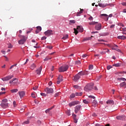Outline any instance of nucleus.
Masks as SVG:
<instances>
[{"label":"nucleus","instance_id":"obj_1","mask_svg":"<svg viewBox=\"0 0 126 126\" xmlns=\"http://www.w3.org/2000/svg\"><path fill=\"white\" fill-rule=\"evenodd\" d=\"M19 36L20 37L21 40L18 41V43L20 45L24 44V43H25V42H26V40H27V37L21 35H19Z\"/></svg>","mask_w":126,"mask_h":126},{"label":"nucleus","instance_id":"obj_2","mask_svg":"<svg viewBox=\"0 0 126 126\" xmlns=\"http://www.w3.org/2000/svg\"><path fill=\"white\" fill-rule=\"evenodd\" d=\"M94 85L93 83H90L87 84L84 88V91H87V92H88V91H90L93 89Z\"/></svg>","mask_w":126,"mask_h":126},{"label":"nucleus","instance_id":"obj_3","mask_svg":"<svg viewBox=\"0 0 126 126\" xmlns=\"http://www.w3.org/2000/svg\"><path fill=\"white\" fill-rule=\"evenodd\" d=\"M68 65L62 66L59 68V72H64V71H66L68 69Z\"/></svg>","mask_w":126,"mask_h":126},{"label":"nucleus","instance_id":"obj_4","mask_svg":"<svg viewBox=\"0 0 126 126\" xmlns=\"http://www.w3.org/2000/svg\"><path fill=\"white\" fill-rule=\"evenodd\" d=\"M45 92L47 93V94H52L54 93V89L51 88H46L44 90Z\"/></svg>","mask_w":126,"mask_h":126},{"label":"nucleus","instance_id":"obj_5","mask_svg":"<svg viewBox=\"0 0 126 126\" xmlns=\"http://www.w3.org/2000/svg\"><path fill=\"white\" fill-rule=\"evenodd\" d=\"M13 75H8L4 78H2L1 80L3 81H8V80H10L11 78H13Z\"/></svg>","mask_w":126,"mask_h":126},{"label":"nucleus","instance_id":"obj_6","mask_svg":"<svg viewBox=\"0 0 126 126\" xmlns=\"http://www.w3.org/2000/svg\"><path fill=\"white\" fill-rule=\"evenodd\" d=\"M18 82V80H17V79H16V78H13L12 80H10L9 82L10 84H13V85H16Z\"/></svg>","mask_w":126,"mask_h":126},{"label":"nucleus","instance_id":"obj_7","mask_svg":"<svg viewBox=\"0 0 126 126\" xmlns=\"http://www.w3.org/2000/svg\"><path fill=\"white\" fill-rule=\"evenodd\" d=\"M44 34L45 36H47V37L51 36V35H54V33L52 30H48L44 32Z\"/></svg>","mask_w":126,"mask_h":126},{"label":"nucleus","instance_id":"obj_8","mask_svg":"<svg viewBox=\"0 0 126 126\" xmlns=\"http://www.w3.org/2000/svg\"><path fill=\"white\" fill-rule=\"evenodd\" d=\"M79 101H74L69 103V107H72V106H75V105H78L79 104Z\"/></svg>","mask_w":126,"mask_h":126},{"label":"nucleus","instance_id":"obj_9","mask_svg":"<svg viewBox=\"0 0 126 126\" xmlns=\"http://www.w3.org/2000/svg\"><path fill=\"white\" fill-rule=\"evenodd\" d=\"M98 5L100 6V7H106L107 5H110V6H114V5L113 4H103V3H98Z\"/></svg>","mask_w":126,"mask_h":126},{"label":"nucleus","instance_id":"obj_10","mask_svg":"<svg viewBox=\"0 0 126 126\" xmlns=\"http://www.w3.org/2000/svg\"><path fill=\"white\" fill-rule=\"evenodd\" d=\"M81 108V105H78L76 106L75 107V110H74L75 114H77V113H78V111L80 110Z\"/></svg>","mask_w":126,"mask_h":126},{"label":"nucleus","instance_id":"obj_11","mask_svg":"<svg viewBox=\"0 0 126 126\" xmlns=\"http://www.w3.org/2000/svg\"><path fill=\"white\" fill-rule=\"evenodd\" d=\"M0 106L2 107V108H3V109H6V108H8V103L1 102Z\"/></svg>","mask_w":126,"mask_h":126},{"label":"nucleus","instance_id":"obj_12","mask_svg":"<svg viewBox=\"0 0 126 126\" xmlns=\"http://www.w3.org/2000/svg\"><path fill=\"white\" fill-rule=\"evenodd\" d=\"M79 78H80V76H79L78 74H77L73 77V80H74L75 82H76V81H77L79 79Z\"/></svg>","mask_w":126,"mask_h":126},{"label":"nucleus","instance_id":"obj_13","mask_svg":"<svg viewBox=\"0 0 126 126\" xmlns=\"http://www.w3.org/2000/svg\"><path fill=\"white\" fill-rule=\"evenodd\" d=\"M106 53H110V50L108 49H103V51L100 52L101 55H105Z\"/></svg>","mask_w":126,"mask_h":126},{"label":"nucleus","instance_id":"obj_14","mask_svg":"<svg viewBox=\"0 0 126 126\" xmlns=\"http://www.w3.org/2000/svg\"><path fill=\"white\" fill-rule=\"evenodd\" d=\"M58 81H57V84H60L62 81H63V76L60 75L58 78Z\"/></svg>","mask_w":126,"mask_h":126},{"label":"nucleus","instance_id":"obj_15","mask_svg":"<svg viewBox=\"0 0 126 126\" xmlns=\"http://www.w3.org/2000/svg\"><path fill=\"white\" fill-rule=\"evenodd\" d=\"M116 119L117 120H120L121 121H123V120H125V119H126V116H125L124 115L119 116L116 117Z\"/></svg>","mask_w":126,"mask_h":126},{"label":"nucleus","instance_id":"obj_16","mask_svg":"<svg viewBox=\"0 0 126 126\" xmlns=\"http://www.w3.org/2000/svg\"><path fill=\"white\" fill-rule=\"evenodd\" d=\"M18 93L20 95V98H23V97H24V96H25V92H24L23 91L19 92Z\"/></svg>","mask_w":126,"mask_h":126},{"label":"nucleus","instance_id":"obj_17","mask_svg":"<svg viewBox=\"0 0 126 126\" xmlns=\"http://www.w3.org/2000/svg\"><path fill=\"white\" fill-rule=\"evenodd\" d=\"M101 27L102 25H101V24H98V25H96L95 26V30L97 31L101 30Z\"/></svg>","mask_w":126,"mask_h":126},{"label":"nucleus","instance_id":"obj_18","mask_svg":"<svg viewBox=\"0 0 126 126\" xmlns=\"http://www.w3.org/2000/svg\"><path fill=\"white\" fill-rule=\"evenodd\" d=\"M41 71H42V66H40L36 70L37 74L40 75L41 74Z\"/></svg>","mask_w":126,"mask_h":126},{"label":"nucleus","instance_id":"obj_19","mask_svg":"<svg viewBox=\"0 0 126 126\" xmlns=\"http://www.w3.org/2000/svg\"><path fill=\"white\" fill-rule=\"evenodd\" d=\"M83 103H84V104H89V103H91V99H84L83 100Z\"/></svg>","mask_w":126,"mask_h":126},{"label":"nucleus","instance_id":"obj_20","mask_svg":"<svg viewBox=\"0 0 126 126\" xmlns=\"http://www.w3.org/2000/svg\"><path fill=\"white\" fill-rule=\"evenodd\" d=\"M92 106L93 107H94V108L97 106V101L96 100L94 99L92 102Z\"/></svg>","mask_w":126,"mask_h":126},{"label":"nucleus","instance_id":"obj_21","mask_svg":"<svg viewBox=\"0 0 126 126\" xmlns=\"http://www.w3.org/2000/svg\"><path fill=\"white\" fill-rule=\"evenodd\" d=\"M77 30L79 31V32H83V28H82V27L81 26H77Z\"/></svg>","mask_w":126,"mask_h":126},{"label":"nucleus","instance_id":"obj_22","mask_svg":"<svg viewBox=\"0 0 126 126\" xmlns=\"http://www.w3.org/2000/svg\"><path fill=\"white\" fill-rule=\"evenodd\" d=\"M100 16L105 17V20H106V21H108V20H109V16L108 15L106 14H102L100 15Z\"/></svg>","mask_w":126,"mask_h":126},{"label":"nucleus","instance_id":"obj_23","mask_svg":"<svg viewBox=\"0 0 126 126\" xmlns=\"http://www.w3.org/2000/svg\"><path fill=\"white\" fill-rule=\"evenodd\" d=\"M72 116L73 117L74 123L76 124L77 123V119H76V115L73 114H72Z\"/></svg>","mask_w":126,"mask_h":126},{"label":"nucleus","instance_id":"obj_24","mask_svg":"<svg viewBox=\"0 0 126 126\" xmlns=\"http://www.w3.org/2000/svg\"><path fill=\"white\" fill-rule=\"evenodd\" d=\"M118 39H120L121 40H126V37L125 35L118 36H117Z\"/></svg>","mask_w":126,"mask_h":126},{"label":"nucleus","instance_id":"obj_25","mask_svg":"<svg viewBox=\"0 0 126 126\" xmlns=\"http://www.w3.org/2000/svg\"><path fill=\"white\" fill-rule=\"evenodd\" d=\"M106 104H109V105H113L114 101L109 99L106 101Z\"/></svg>","mask_w":126,"mask_h":126},{"label":"nucleus","instance_id":"obj_26","mask_svg":"<svg viewBox=\"0 0 126 126\" xmlns=\"http://www.w3.org/2000/svg\"><path fill=\"white\" fill-rule=\"evenodd\" d=\"M120 87H124V88H126V83L123 82V83H121Z\"/></svg>","mask_w":126,"mask_h":126},{"label":"nucleus","instance_id":"obj_27","mask_svg":"<svg viewBox=\"0 0 126 126\" xmlns=\"http://www.w3.org/2000/svg\"><path fill=\"white\" fill-rule=\"evenodd\" d=\"M121 65L122 64L121 63H117L114 64L113 65V66H116V67H120V66H121Z\"/></svg>","mask_w":126,"mask_h":126},{"label":"nucleus","instance_id":"obj_28","mask_svg":"<svg viewBox=\"0 0 126 126\" xmlns=\"http://www.w3.org/2000/svg\"><path fill=\"white\" fill-rule=\"evenodd\" d=\"M82 12H83V9H80V11L79 12H78L77 13V16H80V14H81V13H82Z\"/></svg>","mask_w":126,"mask_h":126},{"label":"nucleus","instance_id":"obj_29","mask_svg":"<svg viewBox=\"0 0 126 126\" xmlns=\"http://www.w3.org/2000/svg\"><path fill=\"white\" fill-rule=\"evenodd\" d=\"M10 92H11V93H16V92H18V89H15L11 90Z\"/></svg>","mask_w":126,"mask_h":126},{"label":"nucleus","instance_id":"obj_30","mask_svg":"<svg viewBox=\"0 0 126 126\" xmlns=\"http://www.w3.org/2000/svg\"><path fill=\"white\" fill-rule=\"evenodd\" d=\"M78 74L81 76V75H85V74H86V73H85V72H83V71H81L80 72H79L78 73Z\"/></svg>","mask_w":126,"mask_h":126},{"label":"nucleus","instance_id":"obj_31","mask_svg":"<svg viewBox=\"0 0 126 126\" xmlns=\"http://www.w3.org/2000/svg\"><path fill=\"white\" fill-rule=\"evenodd\" d=\"M36 67V65L34 63H32L30 67L31 69H34Z\"/></svg>","mask_w":126,"mask_h":126},{"label":"nucleus","instance_id":"obj_32","mask_svg":"<svg viewBox=\"0 0 126 126\" xmlns=\"http://www.w3.org/2000/svg\"><path fill=\"white\" fill-rule=\"evenodd\" d=\"M75 23V20H70L69 24L70 25H72V24H74Z\"/></svg>","mask_w":126,"mask_h":126},{"label":"nucleus","instance_id":"obj_33","mask_svg":"<svg viewBox=\"0 0 126 126\" xmlns=\"http://www.w3.org/2000/svg\"><path fill=\"white\" fill-rule=\"evenodd\" d=\"M118 80H119L120 81H126V79L125 78H118Z\"/></svg>","mask_w":126,"mask_h":126},{"label":"nucleus","instance_id":"obj_34","mask_svg":"<svg viewBox=\"0 0 126 126\" xmlns=\"http://www.w3.org/2000/svg\"><path fill=\"white\" fill-rule=\"evenodd\" d=\"M68 38V34H66L65 36H64L62 39L63 40H66Z\"/></svg>","mask_w":126,"mask_h":126},{"label":"nucleus","instance_id":"obj_35","mask_svg":"<svg viewBox=\"0 0 126 126\" xmlns=\"http://www.w3.org/2000/svg\"><path fill=\"white\" fill-rule=\"evenodd\" d=\"M82 95V92L81 93H75V95L76 96H81Z\"/></svg>","mask_w":126,"mask_h":126},{"label":"nucleus","instance_id":"obj_36","mask_svg":"<svg viewBox=\"0 0 126 126\" xmlns=\"http://www.w3.org/2000/svg\"><path fill=\"white\" fill-rule=\"evenodd\" d=\"M96 23H98V22H90L89 23V24L90 25H95V24H96Z\"/></svg>","mask_w":126,"mask_h":126},{"label":"nucleus","instance_id":"obj_37","mask_svg":"<svg viewBox=\"0 0 126 126\" xmlns=\"http://www.w3.org/2000/svg\"><path fill=\"white\" fill-rule=\"evenodd\" d=\"M89 99H91V101H92V99H95V96H93V95H89Z\"/></svg>","mask_w":126,"mask_h":126},{"label":"nucleus","instance_id":"obj_38","mask_svg":"<svg viewBox=\"0 0 126 126\" xmlns=\"http://www.w3.org/2000/svg\"><path fill=\"white\" fill-rule=\"evenodd\" d=\"M8 100H7V99L6 98H5V99H3L2 100V102L1 103H7Z\"/></svg>","mask_w":126,"mask_h":126},{"label":"nucleus","instance_id":"obj_39","mask_svg":"<svg viewBox=\"0 0 126 126\" xmlns=\"http://www.w3.org/2000/svg\"><path fill=\"white\" fill-rule=\"evenodd\" d=\"M74 97H75V94H72L70 95V99H72V98H74Z\"/></svg>","mask_w":126,"mask_h":126},{"label":"nucleus","instance_id":"obj_40","mask_svg":"<svg viewBox=\"0 0 126 126\" xmlns=\"http://www.w3.org/2000/svg\"><path fill=\"white\" fill-rule=\"evenodd\" d=\"M74 33H75V35H77V34H78V31L76 30V29L74 28Z\"/></svg>","mask_w":126,"mask_h":126},{"label":"nucleus","instance_id":"obj_41","mask_svg":"<svg viewBox=\"0 0 126 126\" xmlns=\"http://www.w3.org/2000/svg\"><path fill=\"white\" fill-rule=\"evenodd\" d=\"M52 58H49V57H46L45 59H44V62H46V61H49V60H51Z\"/></svg>","mask_w":126,"mask_h":126},{"label":"nucleus","instance_id":"obj_42","mask_svg":"<svg viewBox=\"0 0 126 126\" xmlns=\"http://www.w3.org/2000/svg\"><path fill=\"white\" fill-rule=\"evenodd\" d=\"M89 70H92V69H93V65H90L89 66Z\"/></svg>","mask_w":126,"mask_h":126},{"label":"nucleus","instance_id":"obj_43","mask_svg":"<svg viewBox=\"0 0 126 126\" xmlns=\"http://www.w3.org/2000/svg\"><path fill=\"white\" fill-rule=\"evenodd\" d=\"M73 87L75 88V89H79L80 88V87H79L78 85H74Z\"/></svg>","mask_w":126,"mask_h":126},{"label":"nucleus","instance_id":"obj_44","mask_svg":"<svg viewBox=\"0 0 126 126\" xmlns=\"http://www.w3.org/2000/svg\"><path fill=\"white\" fill-rule=\"evenodd\" d=\"M46 48L47 49H49V50H52L53 49V46H46Z\"/></svg>","mask_w":126,"mask_h":126},{"label":"nucleus","instance_id":"obj_45","mask_svg":"<svg viewBox=\"0 0 126 126\" xmlns=\"http://www.w3.org/2000/svg\"><path fill=\"white\" fill-rule=\"evenodd\" d=\"M36 30L39 31H41L42 30V28L41 27H36Z\"/></svg>","mask_w":126,"mask_h":126},{"label":"nucleus","instance_id":"obj_46","mask_svg":"<svg viewBox=\"0 0 126 126\" xmlns=\"http://www.w3.org/2000/svg\"><path fill=\"white\" fill-rule=\"evenodd\" d=\"M89 40H91V37H86L84 38V41H88Z\"/></svg>","mask_w":126,"mask_h":126},{"label":"nucleus","instance_id":"obj_47","mask_svg":"<svg viewBox=\"0 0 126 126\" xmlns=\"http://www.w3.org/2000/svg\"><path fill=\"white\" fill-rule=\"evenodd\" d=\"M66 114L67 115V116H70V110L67 111Z\"/></svg>","mask_w":126,"mask_h":126},{"label":"nucleus","instance_id":"obj_48","mask_svg":"<svg viewBox=\"0 0 126 126\" xmlns=\"http://www.w3.org/2000/svg\"><path fill=\"white\" fill-rule=\"evenodd\" d=\"M13 17H11V16H10V17H9V18H8V19H9V20H10V21H12V20H13Z\"/></svg>","mask_w":126,"mask_h":126},{"label":"nucleus","instance_id":"obj_49","mask_svg":"<svg viewBox=\"0 0 126 126\" xmlns=\"http://www.w3.org/2000/svg\"><path fill=\"white\" fill-rule=\"evenodd\" d=\"M16 65H17V64H15L11 66L9 69H11L12 68H13V67H14V66H16Z\"/></svg>","mask_w":126,"mask_h":126},{"label":"nucleus","instance_id":"obj_50","mask_svg":"<svg viewBox=\"0 0 126 126\" xmlns=\"http://www.w3.org/2000/svg\"><path fill=\"white\" fill-rule=\"evenodd\" d=\"M61 93H57L56 94H55V97H58V96H59V95H60Z\"/></svg>","mask_w":126,"mask_h":126},{"label":"nucleus","instance_id":"obj_51","mask_svg":"<svg viewBox=\"0 0 126 126\" xmlns=\"http://www.w3.org/2000/svg\"><path fill=\"white\" fill-rule=\"evenodd\" d=\"M40 95L41 96H44V97H46V96H47V94L42 93H40Z\"/></svg>","mask_w":126,"mask_h":126},{"label":"nucleus","instance_id":"obj_52","mask_svg":"<svg viewBox=\"0 0 126 126\" xmlns=\"http://www.w3.org/2000/svg\"><path fill=\"white\" fill-rule=\"evenodd\" d=\"M8 49H12V45H11V44H9L8 46Z\"/></svg>","mask_w":126,"mask_h":126},{"label":"nucleus","instance_id":"obj_53","mask_svg":"<svg viewBox=\"0 0 126 126\" xmlns=\"http://www.w3.org/2000/svg\"><path fill=\"white\" fill-rule=\"evenodd\" d=\"M115 26H116V25L113 24L111 26H110V28H111V29L115 28Z\"/></svg>","mask_w":126,"mask_h":126},{"label":"nucleus","instance_id":"obj_54","mask_svg":"<svg viewBox=\"0 0 126 126\" xmlns=\"http://www.w3.org/2000/svg\"><path fill=\"white\" fill-rule=\"evenodd\" d=\"M32 98H36V96L35 95L34 93H32Z\"/></svg>","mask_w":126,"mask_h":126},{"label":"nucleus","instance_id":"obj_55","mask_svg":"<svg viewBox=\"0 0 126 126\" xmlns=\"http://www.w3.org/2000/svg\"><path fill=\"white\" fill-rule=\"evenodd\" d=\"M88 55L87 54H83L82 56V58H86V57H88Z\"/></svg>","mask_w":126,"mask_h":126},{"label":"nucleus","instance_id":"obj_56","mask_svg":"<svg viewBox=\"0 0 126 126\" xmlns=\"http://www.w3.org/2000/svg\"><path fill=\"white\" fill-rule=\"evenodd\" d=\"M111 68H112V66H111V65L107 66V69L108 70H109V69H111Z\"/></svg>","mask_w":126,"mask_h":126},{"label":"nucleus","instance_id":"obj_57","mask_svg":"<svg viewBox=\"0 0 126 126\" xmlns=\"http://www.w3.org/2000/svg\"><path fill=\"white\" fill-rule=\"evenodd\" d=\"M55 107V106H52L51 107H50V108H48L47 110H48V111H51V110H52V109H54V108Z\"/></svg>","mask_w":126,"mask_h":126},{"label":"nucleus","instance_id":"obj_58","mask_svg":"<svg viewBox=\"0 0 126 126\" xmlns=\"http://www.w3.org/2000/svg\"><path fill=\"white\" fill-rule=\"evenodd\" d=\"M23 124H26V125L29 124V120L24 122Z\"/></svg>","mask_w":126,"mask_h":126},{"label":"nucleus","instance_id":"obj_59","mask_svg":"<svg viewBox=\"0 0 126 126\" xmlns=\"http://www.w3.org/2000/svg\"><path fill=\"white\" fill-rule=\"evenodd\" d=\"M13 104L14 107H16V102L15 101L13 102Z\"/></svg>","mask_w":126,"mask_h":126},{"label":"nucleus","instance_id":"obj_60","mask_svg":"<svg viewBox=\"0 0 126 126\" xmlns=\"http://www.w3.org/2000/svg\"><path fill=\"white\" fill-rule=\"evenodd\" d=\"M38 89V86H35V87H33V89L34 90H37V89Z\"/></svg>","mask_w":126,"mask_h":126},{"label":"nucleus","instance_id":"obj_61","mask_svg":"<svg viewBox=\"0 0 126 126\" xmlns=\"http://www.w3.org/2000/svg\"><path fill=\"white\" fill-rule=\"evenodd\" d=\"M3 57H5L6 62H8L9 60L7 57H6V56H3Z\"/></svg>","mask_w":126,"mask_h":126},{"label":"nucleus","instance_id":"obj_62","mask_svg":"<svg viewBox=\"0 0 126 126\" xmlns=\"http://www.w3.org/2000/svg\"><path fill=\"white\" fill-rule=\"evenodd\" d=\"M76 64H80L81 63V62L79 61L76 62Z\"/></svg>","mask_w":126,"mask_h":126},{"label":"nucleus","instance_id":"obj_63","mask_svg":"<svg viewBox=\"0 0 126 126\" xmlns=\"http://www.w3.org/2000/svg\"><path fill=\"white\" fill-rule=\"evenodd\" d=\"M89 20H91V21L93 20V17H92V16H91L89 18Z\"/></svg>","mask_w":126,"mask_h":126},{"label":"nucleus","instance_id":"obj_64","mask_svg":"<svg viewBox=\"0 0 126 126\" xmlns=\"http://www.w3.org/2000/svg\"><path fill=\"white\" fill-rule=\"evenodd\" d=\"M95 126H104L101 125H100L99 124H96Z\"/></svg>","mask_w":126,"mask_h":126}]
</instances>
